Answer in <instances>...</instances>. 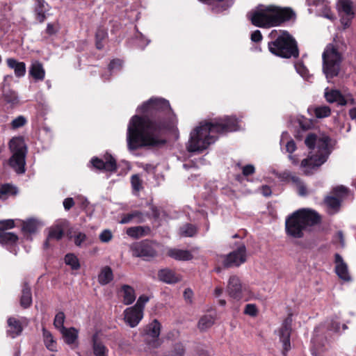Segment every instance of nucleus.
Here are the masks:
<instances>
[{
  "mask_svg": "<svg viewBox=\"0 0 356 356\" xmlns=\"http://www.w3.org/2000/svg\"><path fill=\"white\" fill-rule=\"evenodd\" d=\"M124 321L131 327H136L143 318V312L134 306L124 309Z\"/></svg>",
  "mask_w": 356,
  "mask_h": 356,
  "instance_id": "12",
  "label": "nucleus"
},
{
  "mask_svg": "<svg viewBox=\"0 0 356 356\" xmlns=\"http://www.w3.org/2000/svg\"><path fill=\"white\" fill-rule=\"evenodd\" d=\"M330 142V137L323 133H312L307 136L305 145L309 149H316V152L309 155L301 161L300 167L305 175L314 174L326 162L331 153Z\"/></svg>",
  "mask_w": 356,
  "mask_h": 356,
  "instance_id": "3",
  "label": "nucleus"
},
{
  "mask_svg": "<svg viewBox=\"0 0 356 356\" xmlns=\"http://www.w3.org/2000/svg\"><path fill=\"white\" fill-rule=\"evenodd\" d=\"M65 319V316L63 312H60L57 313L54 318V325L59 331L63 330V328H66L64 326Z\"/></svg>",
  "mask_w": 356,
  "mask_h": 356,
  "instance_id": "43",
  "label": "nucleus"
},
{
  "mask_svg": "<svg viewBox=\"0 0 356 356\" xmlns=\"http://www.w3.org/2000/svg\"><path fill=\"white\" fill-rule=\"evenodd\" d=\"M17 193L16 188L10 184H4L0 187V199L6 200L9 196Z\"/></svg>",
  "mask_w": 356,
  "mask_h": 356,
  "instance_id": "38",
  "label": "nucleus"
},
{
  "mask_svg": "<svg viewBox=\"0 0 356 356\" xmlns=\"http://www.w3.org/2000/svg\"><path fill=\"white\" fill-rule=\"evenodd\" d=\"M159 280L168 283L174 284L180 280V277L170 269H163L159 272Z\"/></svg>",
  "mask_w": 356,
  "mask_h": 356,
  "instance_id": "24",
  "label": "nucleus"
},
{
  "mask_svg": "<svg viewBox=\"0 0 356 356\" xmlns=\"http://www.w3.org/2000/svg\"><path fill=\"white\" fill-rule=\"evenodd\" d=\"M286 149L289 154H292L296 149L295 142L293 140L288 141L286 145Z\"/></svg>",
  "mask_w": 356,
  "mask_h": 356,
  "instance_id": "59",
  "label": "nucleus"
},
{
  "mask_svg": "<svg viewBox=\"0 0 356 356\" xmlns=\"http://www.w3.org/2000/svg\"><path fill=\"white\" fill-rule=\"evenodd\" d=\"M3 99L11 106H15L19 103V99L15 91L8 90L3 94Z\"/></svg>",
  "mask_w": 356,
  "mask_h": 356,
  "instance_id": "40",
  "label": "nucleus"
},
{
  "mask_svg": "<svg viewBox=\"0 0 356 356\" xmlns=\"http://www.w3.org/2000/svg\"><path fill=\"white\" fill-rule=\"evenodd\" d=\"M238 129V122L232 117H225L213 122H201L191 131L187 149L189 152H202L215 143L217 134L234 131Z\"/></svg>",
  "mask_w": 356,
  "mask_h": 356,
  "instance_id": "2",
  "label": "nucleus"
},
{
  "mask_svg": "<svg viewBox=\"0 0 356 356\" xmlns=\"http://www.w3.org/2000/svg\"><path fill=\"white\" fill-rule=\"evenodd\" d=\"M325 203L329 209L330 214L335 213L339 210L341 206L340 200L334 197L328 196L325 199Z\"/></svg>",
  "mask_w": 356,
  "mask_h": 356,
  "instance_id": "33",
  "label": "nucleus"
},
{
  "mask_svg": "<svg viewBox=\"0 0 356 356\" xmlns=\"http://www.w3.org/2000/svg\"><path fill=\"white\" fill-rule=\"evenodd\" d=\"M8 66L14 70L15 75L17 77H22L26 74V64L24 62H19L15 58H8L6 60Z\"/></svg>",
  "mask_w": 356,
  "mask_h": 356,
  "instance_id": "22",
  "label": "nucleus"
},
{
  "mask_svg": "<svg viewBox=\"0 0 356 356\" xmlns=\"http://www.w3.org/2000/svg\"><path fill=\"white\" fill-rule=\"evenodd\" d=\"M35 14L37 20L42 23L46 19V13L48 10V5L44 0H35Z\"/></svg>",
  "mask_w": 356,
  "mask_h": 356,
  "instance_id": "25",
  "label": "nucleus"
},
{
  "mask_svg": "<svg viewBox=\"0 0 356 356\" xmlns=\"http://www.w3.org/2000/svg\"><path fill=\"white\" fill-rule=\"evenodd\" d=\"M168 256L178 261H188L193 258L190 251L176 248L169 249L167 252Z\"/></svg>",
  "mask_w": 356,
  "mask_h": 356,
  "instance_id": "23",
  "label": "nucleus"
},
{
  "mask_svg": "<svg viewBox=\"0 0 356 356\" xmlns=\"http://www.w3.org/2000/svg\"><path fill=\"white\" fill-rule=\"evenodd\" d=\"M113 279L112 269L109 266H104L101 269L98 275V282L101 285H106L110 283Z\"/></svg>",
  "mask_w": 356,
  "mask_h": 356,
  "instance_id": "30",
  "label": "nucleus"
},
{
  "mask_svg": "<svg viewBox=\"0 0 356 356\" xmlns=\"http://www.w3.org/2000/svg\"><path fill=\"white\" fill-rule=\"evenodd\" d=\"M244 314L250 316H256L258 314V309L255 305L248 304L245 305Z\"/></svg>",
  "mask_w": 356,
  "mask_h": 356,
  "instance_id": "49",
  "label": "nucleus"
},
{
  "mask_svg": "<svg viewBox=\"0 0 356 356\" xmlns=\"http://www.w3.org/2000/svg\"><path fill=\"white\" fill-rule=\"evenodd\" d=\"M42 336L43 341L46 348L52 352L57 351V342L55 340L52 334L47 330L45 328H42Z\"/></svg>",
  "mask_w": 356,
  "mask_h": 356,
  "instance_id": "29",
  "label": "nucleus"
},
{
  "mask_svg": "<svg viewBox=\"0 0 356 356\" xmlns=\"http://www.w3.org/2000/svg\"><path fill=\"white\" fill-rule=\"evenodd\" d=\"M63 204L65 210H70L74 205V201L73 198L67 197L64 200Z\"/></svg>",
  "mask_w": 356,
  "mask_h": 356,
  "instance_id": "57",
  "label": "nucleus"
},
{
  "mask_svg": "<svg viewBox=\"0 0 356 356\" xmlns=\"http://www.w3.org/2000/svg\"><path fill=\"white\" fill-rule=\"evenodd\" d=\"M291 179L294 183L296 184V187L299 195L301 196L306 195L307 193V188L304 184L300 181V179L297 177H293Z\"/></svg>",
  "mask_w": 356,
  "mask_h": 356,
  "instance_id": "45",
  "label": "nucleus"
},
{
  "mask_svg": "<svg viewBox=\"0 0 356 356\" xmlns=\"http://www.w3.org/2000/svg\"><path fill=\"white\" fill-rule=\"evenodd\" d=\"M260 191L264 196L268 197L271 195V189L268 186L264 185L260 188Z\"/></svg>",
  "mask_w": 356,
  "mask_h": 356,
  "instance_id": "62",
  "label": "nucleus"
},
{
  "mask_svg": "<svg viewBox=\"0 0 356 356\" xmlns=\"http://www.w3.org/2000/svg\"><path fill=\"white\" fill-rule=\"evenodd\" d=\"M149 297L145 296V295H143V296H140L136 303L134 305V307L138 308V309H141V311H144V308H145V304L149 301Z\"/></svg>",
  "mask_w": 356,
  "mask_h": 356,
  "instance_id": "50",
  "label": "nucleus"
},
{
  "mask_svg": "<svg viewBox=\"0 0 356 356\" xmlns=\"http://www.w3.org/2000/svg\"><path fill=\"white\" fill-rule=\"evenodd\" d=\"M15 227L13 220H0V232H6L7 229H11Z\"/></svg>",
  "mask_w": 356,
  "mask_h": 356,
  "instance_id": "48",
  "label": "nucleus"
},
{
  "mask_svg": "<svg viewBox=\"0 0 356 356\" xmlns=\"http://www.w3.org/2000/svg\"><path fill=\"white\" fill-rule=\"evenodd\" d=\"M353 18V17L350 16H343L341 19V23L343 26V29H346L350 26L351 23V19Z\"/></svg>",
  "mask_w": 356,
  "mask_h": 356,
  "instance_id": "58",
  "label": "nucleus"
},
{
  "mask_svg": "<svg viewBox=\"0 0 356 356\" xmlns=\"http://www.w3.org/2000/svg\"><path fill=\"white\" fill-rule=\"evenodd\" d=\"M107 37L106 30L103 28H99L95 34L96 38V47L98 49H102L104 47L102 41Z\"/></svg>",
  "mask_w": 356,
  "mask_h": 356,
  "instance_id": "41",
  "label": "nucleus"
},
{
  "mask_svg": "<svg viewBox=\"0 0 356 356\" xmlns=\"http://www.w3.org/2000/svg\"><path fill=\"white\" fill-rule=\"evenodd\" d=\"M215 322V318L211 315L202 316L198 322V327L200 330L204 331L211 327Z\"/></svg>",
  "mask_w": 356,
  "mask_h": 356,
  "instance_id": "36",
  "label": "nucleus"
},
{
  "mask_svg": "<svg viewBox=\"0 0 356 356\" xmlns=\"http://www.w3.org/2000/svg\"><path fill=\"white\" fill-rule=\"evenodd\" d=\"M113 234L108 229L104 230L99 235V239L103 243H108L111 240Z\"/></svg>",
  "mask_w": 356,
  "mask_h": 356,
  "instance_id": "54",
  "label": "nucleus"
},
{
  "mask_svg": "<svg viewBox=\"0 0 356 356\" xmlns=\"http://www.w3.org/2000/svg\"><path fill=\"white\" fill-rule=\"evenodd\" d=\"M323 72L327 79L337 76L340 71L343 60L342 54L338 48L332 43L328 44L322 54Z\"/></svg>",
  "mask_w": 356,
  "mask_h": 356,
  "instance_id": "6",
  "label": "nucleus"
},
{
  "mask_svg": "<svg viewBox=\"0 0 356 356\" xmlns=\"http://www.w3.org/2000/svg\"><path fill=\"white\" fill-rule=\"evenodd\" d=\"M131 184L135 193H138L143 188V181L138 175H134L131 176Z\"/></svg>",
  "mask_w": 356,
  "mask_h": 356,
  "instance_id": "44",
  "label": "nucleus"
},
{
  "mask_svg": "<svg viewBox=\"0 0 356 356\" xmlns=\"http://www.w3.org/2000/svg\"><path fill=\"white\" fill-rule=\"evenodd\" d=\"M40 225V222L35 219H29L23 222L22 230L27 233H34Z\"/></svg>",
  "mask_w": 356,
  "mask_h": 356,
  "instance_id": "37",
  "label": "nucleus"
},
{
  "mask_svg": "<svg viewBox=\"0 0 356 356\" xmlns=\"http://www.w3.org/2000/svg\"><path fill=\"white\" fill-rule=\"evenodd\" d=\"M47 33L49 35H52L56 33V30L54 25L52 24H48L47 26Z\"/></svg>",
  "mask_w": 356,
  "mask_h": 356,
  "instance_id": "63",
  "label": "nucleus"
},
{
  "mask_svg": "<svg viewBox=\"0 0 356 356\" xmlns=\"http://www.w3.org/2000/svg\"><path fill=\"white\" fill-rule=\"evenodd\" d=\"M320 215L309 209H299L289 216L285 222L286 234L293 238L303 236V231L309 227L318 224Z\"/></svg>",
  "mask_w": 356,
  "mask_h": 356,
  "instance_id": "5",
  "label": "nucleus"
},
{
  "mask_svg": "<svg viewBox=\"0 0 356 356\" xmlns=\"http://www.w3.org/2000/svg\"><path fill=\"white\" fill-rule=\"evenodd\" d=\"M67 224V222L66 220H63L51 226L49 228L48 238L60 240L63 236L64 229Z\"/></svg>",
  "mask_w": 356,
  "mask_h": 356,
  "instance_id": "20",
  "label": "nucleus"
},
{
  "mask_svg": "<svg viewBox=\"0 0 356 356\" xmlns=\"http://www.w3.org/2000/svg\"><path fill=\"white\" fill-rule=\"evenodd\" d=\"M333 193L336 195L342 198L348 194V190L343 186H339L333 188Z\"/></svg>",
  "mask_w": 356,
  "mask_h": 356,
  "instance_id": "53",
  "label": "nucleus"
},
{
  "mask_svg": "<svg viewBox=\"0 0 356 356\" xmlns=\"http://www.w3.org/2000/svg\"><path fill=\"white\" fill-rule=\"evenodd\" d=\"M161 331L160 323L154 320L149 327L148 334L154 338L152 341L149 342V345L154 348H158L161 345V342L159 339V336Z\"/></svg>",
  "mask_w": 356,
  "mask_h": 356,
  "instance_id": "19",
  "label": "nucleus"
},
{
  "mask_svg": "<svg viewBox=\"0 0 356 356\" xmlns=\"http://www.w3.org/2000/svg\"><path fill=\"white\" fill-rule=\"evenodd\" d=\"M324 97L329 103H337L339 106H345L348 104H354V99L350 94L342 95L337 90L326 88Z\"/></svg>",
  "mask_w": 356,
  "mask_h": 356,
  "instance_id": "11",
  "label": "nucleus"
},
{
  "mask_svg": "<svg viewBox=\"0 0 356 356\" xmlns=\"http://www.w3.org/2000/svg\"><path fill=\"white\" fill-rule=\"evenodd\" d=\"M335 272L337 275L345 281L350 280V277L348 273V266L339 254H335Z\"/></svg>",
  "mask_w": 356,
  "mask_h": 356,
  "instance_id": "18",
  "label": "nucleus"
},
{
  "mask_svg": "<svg viewBox=\"0 0 356 356\" xmlns=\"http://www.w3.org/2000/svg\"><path fill=\"white\" fill-rule=\"evenodd\" d=\"M309 112H313L317 118H327L330 115L331 109L327 106H318L315 108H309Z\"/></svg>",
  "mask_w": 356,
  "mask_h": 356,
  "instance_id": "35",
  "label": "nucleus"
},
{
  "mask_svg": "<svg viewBox=\"0 0 356 356\" xmlns=\"http://www.w3.org/2000/svg\"><path fill=\"white\" fill-rule=\"evenodd\" d=\"M18 240V236L13 233L8 232H0V243L6 245H12Z\"/></svg>",
  "mask_w": 356,
  "mask_h": 356,
  "instance_id": "34",
  "label": "nucleus"
},
{
  "mask_svg": "<svg viewBox=\"0 0 356 356\" xmlns=\"http://www.w3.org/2000/svg\"><path fill=\"white\" fill-rule=\"evenodd\" d=\"M13 155L9 160L10 165L18 174L25 172L26 147L22 137L13 138L9 143Z\"/></svg>",
  "mask_w": 356,
  "mask_h": 356,
  "instance_id": "8",
  "label": "nucleus"
},
{
  "mask_svg": "<svg viewBox=\"0 0 356 356\" xmlns=\"http://www.w3.org/2000/svg\"><path fill=\"white\" fill-rule=\"evenodd\" d=\"M122 64V60L119 59L113 60L109 64L110 70L121 67Z\"/></svg>",
  "mask_w": 356,
  "mask_h": 356,
  "instance_id": "61",
  "label": "nucleus"
},
{
  "mask_svg": "<svg viewBox=\"0 0 356 356\" xmlns=\"http://www.w3.org/2000/svg\"><path fill=\"white\" fill-rule=\"evenodd\" d=\"M339 13H343L345 15L353 17V3L350 0H339L337 4Z\"/></svg>",
  "mask_w": 356,
  "mask_h": 356,
  "instance_id": "31",
  "label": "nucleus"
},
{
  "mask_svg": "<svg viewBox=\"0 0 356 356\" xmlns=\"http://www.w3.org/2000/svg\"><path fill=\"white\" fill-rule=\"evenodd\" d=\"M294 15L293 11L289 8L259 5L249 14V18L256 26L270 28L279 26L283 22L291 19Z\"/></svg>",
  "mask_w": 356,
  "mask_h": 356,
  "instance_id": "4",
  "label": "nucleus"
},
{
  "mask_svg": "<svg viewBox=\"0 0 356 356\" xmlns=\"http://www.w3.org/2000/svg\"><path fill=\"white\" fill-rule=\"evenodd\" d=\"M320 6H322L323 8V10L321 13L322 16L329 19H333L334 18V15L332 13L330 8L326 4L322 3Z\"/></svg>",
  "mask_w": 356,
  "mask_h": 356,
  "instance_id": "55",
  "label": "nucleus"
},
{
  "mask_svg": "<svg viewBox=\"0 0 356 356\" xmlns=\"http://www.w3.org/2000/svg\"><path fill=\"white\" fill-rule=\"evenodd\" d=\"M134 255L149 259L154 257L156 255V252L148 243H140L135 245Z\"/></svg>",
  "mask_w": 356,
  "mask_h": 356,
  "instance_id": "14",
  "label": "nucleus"
},
{
  "mask_svg": "<svg viewBox=\"0 0 356 356\" xmlns=\"http://www.w3.org/2000/svg\"><path fill=\"white\" fill-rule=\"evenodd\" d=\"M91 162L95 168L99 170L113 172L117 169L116 161L111 156L106 157V161L95 158L92 159Z\"/></svg>",
  "mask_w": 356,
  "mask_h": 356,
  "instance_id": "15",
  "label": "nucleus"
},
{
  "mask_svg": "<svg viewBox=\"0 0 356 356\" xmlns=\"http://www.w3.org/2000/svg\"><path fill=\"white\" fill-rule=\"evenodd\" d=\"M247 260L246 248L240 245L236 250L225 257L223 264L225 267H238Z\"/></svg>",
  "mask_w": 356,
  "mask_h": 356,
  "instance_id": "10",
  "label": "nucleus"
},
{
  "mask_svg": "<svg viewBox=\"0 0 356 356\" xmlns=\"http://www.w3.org/2000/svg\"><path fill=\"white\" fill-rule=\"evenodd\" d=\"M29 75L35 81H43L45 77V70L42 63L33 60L29 67Z\"/></svg>",
  "mask_w": 356,
  "mask_h": 356,
  "instance_id": "17",
  "label": "nucleus"
},
{
  "mask_svg": "<svg viewBox=\"0 0 356 356\" xmlns=\"http://www.w3.org/2000/svg\"><path fill=\"white\" fill-rule=\"evenodd\" d=\"M92 350L95 356L108 355V349L102 341L98 340L97 335L92 337Z\"/></svg>",
  "mask_w": 356,
  "mask_h": 356,
  "instance_id": "28",
  "label": "nucleus"
},
{
  "mask_svg": "<svg viewBox=\"0 0 356 356\" xmlns=\"http://www.w3.org/2000/svg\"><path fill=\"white\" fill-rule=\"evenodd\" d=\"M87 236L83 232H76L74 236V242L76 245L81 246V244L86 240Z\"/></svg>",
  "mask_w": 356,
  "mask_h": 356,
  "instance_id": "51",
  "label": "nucleus"
},
{
  "mask_svg": "<svg viewBox=\"0 0 356 356\" xmlns=\"http://www.w3.org/2000/svg\"><path fill=\"white\" fill-rule=\"evenodd\" d=\"M64 341L70 346L72 349H75L79 346V330L75 327L63 328L60 331Z\"/></svg>",
  "mask_w": 356,
  "mask_h": 356,
  "instance_id": "13",
  "label": "nucleus"
},
{
  "mask_svg": "<svg viewBox=\"0 0 356 356\" xmlns=\"http://www.w3.org/2000/svg\"><path fill=\"white\" fill-rule=\"evenodd\" d=\"M291 325L286 321L279 330L280 340L282 343L284 352H287L291 348L290 336H291Z\"/></svg>",
  "mask_w": 356,
  "mask_h": 356,
  "instance_id": "16",
  "label": "nucleus"
},
{
  "mask_svg": "<svg viewBox=\"0 0 356 356\" xmlns=\"http://www.w3.org/2000/svg\"><path fill=\"white\" fill-rule=\"evenodd\" d=\"M65 262L67 265L70 266L73 270H77L80 268L79 259L74 254H66Z\"/></svg>",
  "mask_w": 356,
  "mask_h": 356,
  "instance_id": "42",
  "label": "nucleus"
},
{
  "mask_svg": "<svg viewBox=\"0 0 356 356\" xmlns=\"http://www.w3.org/2000/svg\"><path fill=\"white\" fill-rule=\"evenodd\" d=\"M168 101L163 98L154 97L141 105L138 111L144 117L134 115L131 118L127 129V145L134 150L143 147H156L164 144L165 140L161 133L165 125L157 124L148 119V116L160 112L170 111Z\"/></svg>",
  "mask_w": 356,
  "mask_h": 356,
  "instance_id": "1",
  "label": "nucleus"
},
{
  "mask_svg": "<svg viewBox=\"0 0 356 356\" xmlns=\"http://www.w3.org/2000/svg\"><path fill=\"white\" fill-rule=\"evenodd\" d=\"M226 290L228 296L236 301L241 300L248 301L258 298L245 285L243 284L240 278L236 275H232L229 278Z\"/></svg>",
  "mask_w": 356,
  "mask_h": 356,
  "instance_id": "9",
  "label": "nucleus"
},
{
  "mask_svg": "<svg viewBox=\"0 0 356 356\" xmlns=\"http://www.w3.org/2000/svg\"><path fill=\"white\" fill-rule=\"evenodd\" d=\"M120 296L122 298L123 303L126 305L132 304L136 300L135 291L129 285L124 284L121 287Z\"/></svg>",
  "mask_w": 356,
  "mask_h": 356,
  "instance_id": "21",
  "label": "nucleus"
},
{
  "mask_svg": "<svg viewBox=\"0 0 356 356\" xmlns=\"http://www.w3.org/2000/svg\"><path fill=\"white\" fill-rule=\"evenodd\" d=\"M268 49L272 54L280 57L298 56L296 42L286 32H284L275 41L269 42Z\"/></svg>",
  "mask_w": 356,
  "mask_h": 356,
  "instance_id": "7",
  "label": "nucleus"
},
{
  "mask_svg": "<svg viewBox=\"0 0 356 356\" xmlns=\"http://www.w3.org/2000/svg\"><path fill=\"white\" fill-rule=\"evenodd\" d=\"M141 213L138 211H134L131 213H128L125 216H124L122 219L120 220V222L121 224H126L129 222L133 218L136 217L140 216Z\"/></svg>",
  "mask_w": 356,
  "mask_h": 356,
  "instance_id": "52",
  "label": "nucleus"
},
{
  "mask_svg": "<svg viewBox=\"0 0 356 356\" xmlns=\"http://www.w3.org/2000/svg\"><path fill=\"white\" fill-rule=\"evenodd\" d=\"M127 234L134 238H138L150 233V228L144 226H136L127 229Z\"/></svg>",
  "mask_w": 356,
  "mask_h": 356,
  "instance_id": "26",
  "label": "nucleus"
},
{
  "mask_svg": "<svg viewBox=\"0 0 356 356\" xmlns=\"http://www.w3.org/2000/svg\"><path fill=\"white\" fill-rule=\"evenodd\" d=\"M26 123V119L22 116H18L11 122V127L14 129L23 127Z\"/></svg>",
  "mask_w": 356,
  "mask_h": 356,
  "instance_id": "47",
  "label": "nucleus"
},
{
  "mask_svg": "<svg viewBox=\"0 0 356 356\" xmlns=\"http://www.w3.org/2000/svg\"><path fill=\"white\" fill-rule=\"evenodd\" d=\"M196 232V227L191 224L184 225L179 229V235L184 237H192Z\"/></svg>",
  "mask_w": 356,
  "mask_h": 356,
  "instance_id": "39",
  "label": "nucleus"
},
{
  "mask_svg": "<svg viewBox=\"0 0 356 356\" xmlns=\"http://www.w3.org/2000/svg\"><path fill=\"white\" fill-rule=\"evenodd\" d=\"M261 39H262V35H261L260 31H259V30L254 31L251 35V40L253 42H257L261 41Z\"/></svg>",
  "mask_w": 356,
  "mask_h": 356,
  "instance_id": "60",
  "label": "nucleus"
},
{
  "mask_svg": "<svg viewBox=\"0 0 356 356\" xmlns=\"http://www.w3.org/2000/svg\"><path fill=\"white\" fill-rule=\"evenodd\" d=\"M297 72L304 79H308L309 77L308 70L306 67L301 63H298L295 65Z\"/></svg>",
  "mask_w": 356,
  "mask_h": 356,
  "instance_id": "46",
  "label": "nucleus"
},
{
  "mask_svg": "<svg viewBox=\"0 0 356 356\" xmlns=\"http://www.w3.org/2000/svg\"><path fill=\"white\" fill-rule=\"evenodd\" d=\"M8 333L12 337L15 338L19 335L22 332V327L20 322L13 317L8 319Z\"/></svg>",
  "mask_w": 356,
  "mask_h": 356,
  "instance_id": "27",
  "label": "nucleus"
},
{
  "mask_svg": "<svg viewBox=\"0 0 356 356\" xmlns=\"http://www.w3.org/2000/svg\"><path fill=\"white\" fill-rule=\"evenodd\" d=\"M32 303V296L31 288L28 284H25L22 289V296L20 298V305L24 308L30 307Z\"/></svg>",
  "mask_w": 356,
  "mask_h": 356,
  "instance_id": "32",
  "label": "nucleus"
},
{
  "mask_svg": "<svg viewBox=\"0 0 356 356\" xmlns=\"http://www.w3.org/2000/svg\"><path fill=\"white\" fill-rule=\"evenodd\" d=\"M255 169L252 165H246L242 169V172L244 176L252 175Z\"/></svg>",
  "mask_w": 356,
  "mask_h": 356,
  "instance_id": "56",
  "label": "nucleus"
},
{
  "mask_svg": "<svg viewBox=\"0 0 356 356\" xmlns=\"http://www.w3.org/2000/svg\"><path fill=\"white\" fill-rule=\"evenodd\" d=\"M349 115L351 120L356 122V107H354L349 110Z\"/></svg>",
  "mask_w": 356,
  "mask_h": 356,
  "instance_id": "64",
  "label": "nucleus"
}]
</instances>
